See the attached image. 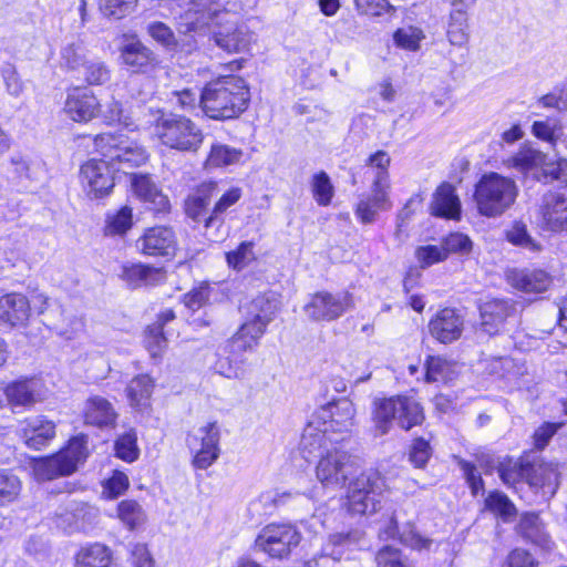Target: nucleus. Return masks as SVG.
Here are the masks:
<instances>
[{
	"mask_svg": "<svg viewBox=\"0 0 567 567\" xmlns=\"http://www.w3.org/2000/svg\"><path fill=\"white\" fill-rule=\"evenodd\" d=\"M199 102L210 118H234L247 109L249 90L243 78L220 76L205 85Z\"/></svg>",
	"mask_w": 567,
	"mask_h": 567,
	"instance_id": "f257e3e1",
	"label": "nucleus"
},
{
	"mask_svg": "<svg viewBox=\"0 0 567 567\" xmlns=\"http://www.w3.org/2000/svg\"><path fill=\"white\" fill-rule=\"evenodd\" d=\"M146 128L153 126L154 134L166 147L179 152L196 153L203 142V131L188 117L150 107Z\"/></svg>",
	"mask_w": 567,
	"mask_h": 567,
	"instance_id": "f03ea898",
	"label": "nucleus"
},
{
	"mask_svg": "<svg viewBox=\"0 0 567 567\" xmlns=\"http://www.w3.org/2000/svg\"><path fill=\"white\" fill-rule=\"evenodd\" d=\"M518 195L516 182L498 173H486L475 185L474 200L478 213L496 218L507 212Z\"/></svg>",
	"mask_w": 567,
	"mask_h": 567,
	"instance_id": "7ed1b4c3",
	"label": "nucleus"
},
{
	"mask_svg": "<svg viewBox=\"0 0 567 567\" xmlns=\"http://www.w3.org/2000/svg\"><path fill=\"white\" fill-rule=\"evenodd\" d=\"M424 420V413L421 404L410 396H392L375 402L373 411V421L379 434H386L393 422L409 431L420 425Z\"/></svg>",
	"mask_w": 567,
	"mask_h": 567,
	"instance_id": "20e7f679",
	"label": "nucleus"
},
{
	"mask_svg": "<svg viewBox=\"0 0 567 567\" xmlns=\"http://www.w3.org/2000/svg\"><path fill=\"white\" fill-rule=\"evenodd\" d=\"M96 151L118 169L137 167L148 159L146 148L124 134L103 133L94 138Z\"/></svg>",
	"mask_w": 567,
	"mask_h": 567,
	"instance_id": "39448f33",
	"label": "nucleus"
},
{
	"mask_svg": "<svg viewBox=\"0 0 567 567\" xmlns=\"http://www.w3.org/2000/svg\"><path fill=\"white\" fill-rule=\"evenodd\" d=\"M359 470L358 460L340 447H331L320 455L316 477L323 487L341 488Z\"/></svg>",
	"mask_w": 567,
	"mask_h": 567,
	"instance_id": "423d86ee",
	"label": "nucleus"
},
{
	"mask_svg": "<svg viewBox=\"0 0 567 567\" xmlns=\"http://www.w3.org/2000/svg\"><path fill=\"white\" fill-rule=\"evenodd\" d=\"M383 480L377 473H361L349 483L347 491V509L352 514L375 513L380 504Z\"/></svg>",
	"mask_w": 567,
	"mask_h": 567,
	"instance_id": "0eeeda50",
	"label": "nucleus"
},
{
	"mask_svg": "<svg viewBox=\"0 0 567 567\" xmlns=\"http://www.w3.org/2000/svg\"><path fill=\"white\" fill-rule=\"evenodd\" d=\"M301 535L290 524H269L265 526L255 539L256 549L271 558H288L299 545Z\"/></svg>",
	"mask_w": 567,
	"mask_h": 567,
	"instance_id": "6e6552de",
	"label": "nucleus"
},
{
	"mask_svg": "<svg viewBox=\"0 0 567 567\" xmlns=\"http://www.w3.org/2000/svg\"><path fill=\"white\" fill-rule=\"evenodd\" d=\"M355 408L348 399H339L321 406L313 419L330 435L344 440L354 425Z\"/></svg>",
	"mask_w": 567,
	"mask_h": 567,
	"instance_id": "1a4fd4ad",
	"label": "nucleus"
},
{
	"mask_svg": "<svg viewBox=\"0 0 567 567\" xmlns=\"http://www.w3.org/2000/svg\"><path fill=\"white\" fill-rule=\"evenodd\" d=\"M352 307V297L348 292L320 291L311 296L310 300L303 306V311L311 321L330 322L342 317Z\"/></svg>",
	"mask_w": 567,
	"mask_h": 567,
	"instance_id": "9d476101",
	"label": "nucleus"
},
{
	"mask_svg": "<svg viewBox=\"0 0 567 567\" xmlns=\"http://www.w3.org/2000/svg\"><path fill=\"white\" fill-rule=\"evenodd\" d=\"M217 0H192L190 7L181 16L179 31L202 34L221 12Z\"/></svg>",
	"mask_w": 567,
	"mask_h": 567,
	"instance_id": "9b49d317",
	"label": "nucleus"
},
{
	"mask_svg": "<svg viewBox=\"0 0 567 567\" xmlns=\"http://www.w3.org/2000/svg\"><path fill=\"white\" fill-rule=\"evenodd\" d=\"M110 165L104 157L101 161L91 159L82 165L80 179L90 197L99 198L109 195L114 187Z\"/></svg>",
	"mask_w": 567,
	"mask_h": 567,
	"instance_id": "f8f14e48",
	"label": "nucleus"
},
{
	"mask_svg": "<svg viewBox=\"0 0 567 567\" xmlns=\"http://www.w3.org/2000/svg\"><path fill=\"white\" fill-rule=\"evenodd\" d=\"M527 482L546 499L553 497L560 484L559 465L556 462L539 460L528 464Z\"/></svg>",
	"mask_w": 567,
	"mask_h": 567,
	"instance_id": "ddd939ff",
	"label": "nucleus"
},
{
	"mask_svg": "<svg viewBox=\"0 0 567 567\" xmlns=\"http://www.w3.org/2000/svg\"><path fill=\"white\" fill-rule=\"evenodd\" d=\"M481 327L489 336L501 332L508 319L517 313L516 303L509 299L487 300L480 307Z\"/></svg>",
	"mask_w": 567,
	"mask_h": 567,
	"instance_id": "4468645a",
	"label": "nucleus"
},
{
	"mask_svg": "<svg viewBox=\"0 0 567 567\" xmlns=\"http://www.w3.org/2000/svg\"><path fill=\"white\" fill-rule=\"evenodd\" d=\"M148 109L143 105L125 107L120 101L112 99L105 104L102 114L109 124L116 123L130 131H140L146 128Z\"/></svg>",
	"mask_w": 567,
	"mask_h": 567,
	"instance_id": "2eb2a0df",
	"label": "nucleus"
},
{
	"mask_svg": "<svg viewBox=\"0 0 567 567\" xmlns=\"http://www.w3.org/2000/svg\"><path fill=\"white\" fill-rule=\"evenodd\" d=\"M430 334L441 343L449 344L458 340L464 330L463 316L453 308H444L429 322Z\"/></svg>",
	"mask_w": 567,
	"mask_h": 567,
	"instance_id": "dca6fc26",
	"label": "nucleus"
},
{
	"mask_svg": "<svg viewBox=\"0 0 567 567\" xmlns=\"http://www.w3.org/2000/svg\"><path fill=\"white\" fill-rule=\"evenodd\" d=\"M31 305L22 293H7L0 298V327L7 330L23 328L29 323Z\"/></svg>",
	"mask_w": 567,
	"mask_h": 567,
	"instance_id": "f3484780",
	"label": "nucleus"
},
{
	"mask_svg": "<svg viewBox=\"0 0 567 567\" xmlns=\"http://www.w3.org/2000/svg\"><path fill=\"white\" fill-rule=\"evenodd\" d=\"M131 186L134 195L145 203L150 209L157 213L168 212L171 204L159 186L148 174H132Z\"/></svg>",
	"mask_w": 567,
	"mask_h": 567,
	"instance_id": "a211bd4d",
	"label": "nucleus"
},
{
	"mask_svg": "<svg viewBox=\"0 0 567 567\" xmlns=\"http://www.w3.org/2000/svg\"><path fill=\"white\" fill-rule=\"evenodd\" d=\"M542 225L550 231L567 230V197L559 193H547L543 196L539 208Z\"/></svg>",
	"mask_w": 567,
	"mask_h": 567,
	"instance_id": "6ab92c4d",
	"label": "nucleus"
},
{
	"mask_svg": "<svg viewBox=\"0 0 567 567\" xmlns=\"http://www.w3.org/2000/svg\"><path fill=\"white\" fill-rule=\"evenodd\" d=\"M137 247L145 255L171 256L176 247L175 234L172 228L164 226L148 228L137 240Z\"/></svg>",
	"mask_w": 567,
	"mask_h": 567,
	"instance_id": "aec40b11",
	"label": "nucleus"
},
{
	"mask_svg": "<svg viewBox=\"0 0 567 567\" xmlns=\"http://www.w3.org/2000/svg\"><path fill=\"white\" fill-rule=\"evenodd\" d=\"M389 193L390 187L371 184L370 194L362 195L355 206L354 213L361 223L371 224L379 212L389 210L392 207Z\"/></svg>",
	"mask_w": 567,
	"mask_h": 567,
	"instance_id": "412c9836",
	"label": "nucleus"
},
{
	"mask_svg": "<svg viewBox=\"0 0 567 567\" xmlns=\"http://www.w3.org/2000/svg\"><path fill=\"white\" fill-rule=\"evenodd\" d=\"M475 0H453L446 35L452 45L463 47L468 42V10Z\"/></svg>",
	"mask_w": 567,
	"mask_h": 567,
	"instance_id": "4be33fe9",
	"label": "nucleus"
},
{
	"mask_svg": "<svg viewBox=\"0 0 567 567\" xmlns=\"http://www.w3.org/2000/svg\"><path fill=\"white\" fill-rule=\"evenodd\" d=\"M121 59L135 73L154 71L159 64L156 54L138 40L131 41L122 47Z\"/></svg>",
	"mask_w": 567,
	"mask_h": 567,
	"instance_id": "5701e85b",
	"label": "nucleus"
},
{
	"mask_svg": "<svg viewBox=\"0 0 567 567\" xmlns=\"http://www.w3.org/2000/svg\"><path fill=\"white\" fill-rule=\"evenodd\" d=\"M114 405L101 395L87 398L83 406V419L87 425L100 429L114 427L117 420Z\"/></svg>",
	"mask_w": 567,
	"mask_h": 567,
	"instance_id": "b1692460",
	"label": "nucleus"
},
{
	"mask_svg": "<svg viewBox=\"0 0 567 567\" xmlns=\"http://www.w3.org/2000/svg\"><path fill=\"white\" fill-rule=\"evenodd\" d=\"M100 110L96 96L79 89L68 94L64 111L74 122H89L95 117Z\"/></svg>",
	"mask_w": 567,
	"mask_h": 567,
	"instance_id": "393cba45",
	"label": "nucleus"
},
{
	"mask_svg": "<svg viewBox=\"0 0 567 567\" xmlns=\"http://www.w3.org/2000/svg\"><path fill=\"white\" fill-rule=\"evenodd\" d=\"M20 434L29 447L40 450L54 437L55 424L42 416L30 417L21 423Z\"/></svg>",
	"mask_w": 567,
	"mask_h": 567,
	"instance_id": "a878e982",
	"label": "nucleus"
},
{
	"mask_svg": "<svg viewBox=\"0 0 567 567\" xmlns=\"http://www.w3.org/2000/svg\"><path fill=\"white\" fill-rule=\"evenodd\" d=\"M508 282L515 289L527 293H540L551 285V277L542 269H514L507 275Z\"/></svg>",
	"mask_w": 567,
	"mask_h": 567,
	"instance_id": "bb28decb",
	"label": "nucleus"
},
{
	"mask_svg": "<svg viewBox=\"0 0 567 567\" xmlns=\"http://www.w3.org/2000/svg\"><path fill=\"white\" fill-rule=\"evenodd\" d=\"M243 309L247 318L269 324L280 309V299L277 293L268 291L251 299Z\"/></svg>",
	"mask_w": 567,
	"mask_h": 567,
	"instance_id": "cd10ccee",
	"label": "nucleus"
},
{
	"mask_svg": "<svg viewBox=\"0 0 567 567\" xmlns=\"http://www.w3.org/2000/svg\"><path fill=\"white\" fill-rule=\"evenodd\" d=\"M320 426L321 425H317L313 419L303 431L300 447L305 458H308L317 452L320 456L326 450H331V447H328V443L332 444L333 442H339L338 437H332Z\"/></svg>",
	"mask_w": 567,
	"mask_h": 567,
	"instance_id": "c85d7f7f",
	"label": "nucleus"
},
{
	"mask_svg": "<svg viewBox=\"0 0 567 567\" xmlns=\"http://www.w3.org/2000/svg\"><path fill=\"white\" fill-rule=\"evenodd\" d=\"M121 277L130 288L136 289L159 284L164 280V272L152 266L130 264L123 266Z\"/></svg>",
	"mask_w": 567,
	"mask_h": 567,
	"instance_id": "c756f323",
	"label": "nucleus"
},
{
	"mask_svg": "<svg viewBox=\"0 0 567 567\" xmlns=\"http://www.w3.org/2000/svg\"><path fill=\"white\" fill-rule=\"evenodd\" d=\"M11 405L31 406L40 398V382L34 379H25L12 382L4 390Z\"/></svg>",
	"mask_w": 567,
	"mask_h": 567,
	"instance_id": "7c9ffc66",
	"label": "nucleus"
},
{
	"mask_svg": "<svg viewBox=\"0 0 567 567\" xmlns=\"http://www.w3.org/2000/svg\"><path fill=\"white\" fill-rule=\"evenodd\" d=\"M218 184L214 181H207L199 184L196 190L188 195L185 200V212L194 220H200L204 217L210 198L217 193Z\"/></svg>",
	"mask_w": 567,
	"mask_h": 567,
	"instance_id": "2f4dec72",
	"label": "nucleus"
},
{
	"mask_svg": "<svg viewBox=\"0 0 567 567\" xmlns=\"http://www.w3.org/2000/svg\"><path fill=\"white\" fill-rule=\"evenodd\" d=\"M431 209L435 216L451 219L460 217L461 203L452 185L442 184L436 189Z\"/></svg>",
	"mask_w": 567,
	"mask_h": 567,
	"instance_id": "473e14b6",
	"label": "nucleus"
},
{
	"mask_svg": "<svg viewBox=\"0 0 567 567\" xmlns=\"http://www.w3.org/2000/svg\"><path fill=\"white\" fill-rule=\"evenodd\" d=\"M503 163L507 168L526 173L546 165V154L529 145H523L514 155L504 159Z\"/></svg>",
	"mask_w": 567,
	"mask_h": 567,
	"instance_id": "72a5a7b5",
	"label": "nucleus"
},
{
	"mask_svg": "<svg viewBox=\"0 0 567 567\" xmlns=\"http://www.w3.org/2000/svg\"><path fill=\"white\" fill-rule=\"evenodd\" d=\"M112 560V550L107 546L93 543L78 551L75 567H111Z\"/></svg>",
	"mask_w": 567,
	"mask_h": 567,
	"instance_id": "f704fd0d",
	"label": "nucleus"
},
{
	"mask_svg": "<svg viewBox=\"0 0 567 567\" xmlns=\"http://www.w3.org/2000/svg\"><path fill=\"white\" fill-rule=\"evenodd\" d=\"M154 381L147 374H140L131 380L126 388L130 404L138 410H144L150 404Z\"/></svg>",
	"mask_w": 567,
	"mask_h": 567,
	"instance_id": "c9c22d12",
	"label": "nucleus"
},
{
	"mask_svg": "<svg viewBox=\"0 0 567 567\" xmlns=\"http://www.w3.org/2000/svg\"><path fill=\"white\" fill-rule=\"evenodd\" d=\"M243 151L223 143H214L204 163L206 168H218L238 164L243 158Z\"/></svg>",
	"mask_w": 567,
	"mask_h": 567,
	"instance_id": "e433bc0d",
	"label": "nucleus"
},
{
	"mask_svg": "<svg viewBox=\"0 0 567 567\" xmlns=\"http://www.w3.org/2000/svg\"><path fill=\"white\" fill-rule=\"evenodd\" d=\"M210 40L226 52H240L248 48L251 35L241 28L214 32Z\"/></svg>",
	"mask_w": 567,
	"mask_h": 567,
	"instance_id": "4c0bfd02",
	"label": "nucleus"
},
{
	"mask_svg": "<svg viewBox=\"0 0 567 567\" xmlns=\"http://www.w3.org/2000/svg\"><path fill=\"white\" fill-rule=\"evenodd\" d=\"M87 436L78 435L69 441L68 446L58 453L62 456L64 468L72 474L78 465L83 463L87 457Z\"/></svg>",
	"mask_w": 567,
	"mask_h": 567,
	"instance_id": "58836bf2",
	"label": "nucleus"
},
{
	"mask_svg": "<svg viewBox=\"0 0 567 567\" xmlns=\"http://www.w3.org/2000/svg\"><path fill=\"white\" fill-rule=\"evenodd\" d=\"M62 456H59L58 453L34 461L33 463V474L38 481H51L59 476L70 475L68 470H65Z\"/></svg>",
	"mask_w": 567,
	"mask_h": 567,
	"instance_id": "ea45409f",
	"label": "nucleus"
},
{
	"mask_svg": "<svg viewBox=\"0 0 567 567\" xmlns=\"http://www.w3.org/2000/svg\"><path fill=\"white\" fill-rule=\"evenodd\" d=\"M386 537H394L400 535V540L413 549L429 548L432 540L420 535L413 526L406 525L401 532L399 530L398 522L394 517L391 518L389 525L384 529Z\"/></svg>",
	"mask_w": 567,
	"mask_h": 567,
	"instance_id": "a19ab883",
	"label": "nucleus"
},
{
	"mask_svg": "<svg viewBox=\"0 0 567 567\" xmlns=\"http://www.w3.org/2000/svg\"><path fill=\"white\" fill-rule=\"evenodd\" d=\"M246 360L241 355H231L225 347L224 353H219L215 362V370L228 379H241L246 373Z\"/></svg>",
	"mask_w": 567,
	"mask_h": 567,
	"instance_id": "79ce46f5",
	"label": "nucleus"
},
{
	"mask_svg": "<svg viewBox=\"0 0 567 567\" xmlns=\"http://www.w3.org/2000/svg\"><path fill=\"white\" fill-rule=\"evenodd\" d=\"M361 538V533L355 530L351 533H338L330 535L328 542L322 548V555L331 557L333 560H340L346 549L350 548Z\"/></svg>",
	"mask_w": 567,
	"mask_h": 567,
	"instance_id": "37998d69",
	"label": "nucleus"
},
{
	"mask_svg": "<svg viewBox=\"0 0 567 567\" xmlns=\"http://www.w3.org/2000/svg\"><path fill=\"white\" fill-rule=\"evenodd\" d=\"M133 226V209L123 206L118 210L106 215L104 233L107 236H123Z\"/></svg>",
	"mask_w": 567,
	"mask_h": 567,
	"instance_id": "c03bdc74",
	"label": "nucleus"
},
{
	"mask_svg": "<svg viewBox=\"0 0 567 567\" xmlns=\"http://www.w3.org/2000/svg\"><path fill=\"white\" fill-rule=\"evenodd\" d=\"M390 163V155L384 151H378L369 156L367 159V166L373 175V185L391 187L389 176Z\"/></svg>",
	"mask_w": 567,
	"mask_h": 567,
	"instance_id": "a18cd8bd",
	"label": "nucleus"
},
{
	"mask_svg": "<svg viewBox=\"0 0 567 567\" xmlns=\"http://www.w3.org/2000/svg\"><path fill=\"white\" fill-rule=\"evenodd\" d=\"M117 517L131 530L143 525L146 519L142 506L133 499H124L117 505Z\"/></svg>",
	"mask_w": 567,
	"mask_h": 567,
	"instance_id": "49530a36",
	"label": "nucleus"
},
{
	"mask_svg": "<svg viewBox=\"0 0 567 567\" xmlns=\"http://www.w3.org/2000/svg\"><path fill=\"white\" fill-rule=\"evenodd\" d=\"M528 464H522L511 457L498 462L497 473L502 482L507 486H514L523 478H527Z\"/></svg>",
	"mask_w": 567,
	"mask_h": 567,
	"instance_id": "de8ad7c7",
	"label": "nucleus"
},
{
	"mask_svg": "<svg viewBox=\"0 0 567 567\" xmlns=\"http://www.w3.org/2000/svg\"><path fill=\"white\" fill-rule=\"evenodd\" d=\"M532 134L536 138L554 146L563 136V126L557 120L535 121L532 125Z\"/></svg>",
	"mask_w": 567,
	"mask_h": 567,
	"instance_id": "09e8293b",
	"label": "nucleus"
},
{
	"mask_svg": "<svg viewBox=\"0 0 567 567\" xmlns=\"http://www.w3.org/2000/svg\"><path fill=\"white\" fill-rule=\"evenodd\" d=\"M243 196L240 187H231L215 204L212 214L204 219L205 226L210 227L216 220L221 219V216L228 208L234 206Z\"/></svg>",
	"mask_w": 567,
	"mask_h": 567,
	"instance_id": "8fccbe9b",
	"label": "nucleus"
},
{
	"mask_svg": "<svg viewBox=\"0 0 567 567\" xmlns=\"http://www.w3.org/2000/svg\"><path fill=\"white\" fill-rule=\"evenodd\" d=\"M115 454L127 463L137 460L140 450L137 447V435L134 430H128L115 441Z\"/></svg>",
	"mask_w": 567,
	"mask_h": 567,
	"instance_id": "3c124183",
	"label": "nucleus"
},
{
	"mask_svg": "<svg viewBox=\"0 0 567 567\" xmlns=\"http://www.w3.org/2000/svg\"><path fill=\"white\" fill-rule=\"evenodd\" d=\"M81 74L84 81L90 85H103L111 79L110 69L100 60L86 61L83 64Z\"/></svg>",
	"mask_w": 567,
	"mask_h": 567,
	"instance_id": "603ef678",
	"label": "nucleus"
},
{
	"mask_svg": "<svg viewBox=\"0 0 567 567\" xmlns=\"http://www.w3.org/2000/svg\"><path fill=\"white\" fill-rule=\"evenodd\" d=\"M226 260L230 268L241 270L255 260L254 243L243 241L235 250L226 254Z\"/></svg>",
	"mask_w": 567,
	"mask_h": 567,
	"instance_id": "864d4df0",
	"label": "nucleus"
},
{
	"mask_svg": "<svg viewBox=\"0 0 567 567\" xmlns=\"http://www.w3.org/2000/svg\"><path fill=\"white\" fill-rule=\"evenodd\" d=\"M219 439L220 431L217 422H209L198 429L197 433L189 439L188 444L195 447L196 443L200 441L202 446L219 450Z\"/></svg>",
	"mask_w": 567,
	"mask_h": 567,
	"instance_id": "5fc2aeb1",
	"label": "nucleus"
},
{
	"mask_svg": "<svg viewBox=\"0 0 567 567\" xmlns=\"http://www.w3.org/2000/svg\"><path fill=\"white\" fill-rule=\"evenodd\" d=\"M145 347L152 358H161L167 347L162 324H151L145 330Z\"/></svg>",
	"mask_w": 567,
	"mask_h": 567,
	"instance_id": "6e6d98bb",
	"label": "nucleus"
},
{
	"mask_svg": "<svg viewBox=\"0 0 567 567\" xmlns=\"http://www.w3.org/2000/svg\"><path fill=\"white\" fill-rule=\"evenodd\" d=\"M312 193L316 202L320 206H328L333 197V186L327 173L320 172L312 178Z\"/></svg>",
	"mask_w": 567,
	"mask_h": 567,
	"instance_id": "4d7b16f0",
	"label": "nucleus"
},
{
	"mask_svg": "<svg viewBox=\"0 0 567 567\" xmlns=\"http://www.w3.org/2000/svg\"><path fill=\"white\" fill-rule=\"evenodd\" d=\"M486 507L494 514L503 517L505 520L515 515V506L509 498L499 492H493L485 501Z\"/></svg>",
	"mask_w": 567,
	"mask_h": 567,
	"instance_id": "13d9d810",
	"label": "nucleus"
},
{
	"mask_svg": "<svg viewBox=\"0 0 567 567\" xmlns=\"http://www.w3.org/2000/svg\"><path fill=\"white\" fill-rule=\"evenodd\" d=\"M21 491L19 477L7 470H0V502L14 501Z\"/></svg>",
	"mask_w": 567,
	"mask_h": 567,
	"instance_id": "bf43d9fd",
	"label": "nucleus"
},
{
	"mask_svg": "<svg viewBox=\"0 0 567 567\" xmlns=\"http://www.w3.org/2000/svg\"><path fill=\"white\" fill-rule=\"evenodd\" d=\"M506 238L515 246H520L530 251L540 250V245L537 244L527 233L526 226L522 223H515L506 233Z\"/></svg>",
	"mask_w": 567,
	"mask_h": 567,
	"instance_id": "052dcab7",
	"label": "nucleus"
},
{
	"mask_svg": "<svg viewBox=\"0 0 567 567\" xmlns=\"http://www.w3.org/2000/svg\"><path fill=\"white\" fill-rule=\"evenodd\" d=\"M415 258L421 268H427L444 261L446 259V251L442 248V245L420 246L415 249Z\"/></svg>",
	"mask_w": 567,
	"mask_h": 567,
	"instance_id": "680f3d73",
	"label": "nucleus"
},
{
	"mask_svg": "<svg viewBox=\"0 0 567 567\" xmlns=\"http://www.w3.org/2000/svg\"><path fill=\"white\" fill-rule=\"evenodd\" d=\"M130 486L128 477L121 471H114L112 476L103 484V495L107 498H116Z\"/></svg>",
	"mask_w": 567,
	"mask_h": 567,
	"instance_id": "e2e57ef3",
	"label": "nucleus"
},
{
	"mask_svg": "<svg viewBox=\"0 0 567 567\" xmlns=\"http://www.w3.org/2000/svg\"><path fill=\"white\" fill-rule=\"evenodd\" d=\"M398 47L410 51H416L420 47L422 32L417 28L408 27L395 31L393 35Z\"/></svg>",
	"mask_w": 567,
	"mask_h": 567,
	"instance_id": "0e129e2a",
	"label": "nucleus"
},
{
	"mask_svg": "<svg viewBox=\"0 0 567 567\" xmlns=\"http://www.w3.org/2000/svg\"><path fill=\"white\" fill-rule=\"evenodd\" d=\"M563 425L564 423L561 422H544L539 425L532 436L534 449L538 451L545 450L553 436Z\"/></svg>",
	"mask_w": 567,
	"mask_h": 567,
	"instance_id": "69168bd1",
	"label": "nucleus"
},
{
	"mask_svg": "<svg viewBox=\"0 0 567 567\" xmlns=\"http://www.w3.org/2000/svg\"><path fill=\"white\" fill-rule=\"evenodd\" d=\"M442 248L446 251V258L452 252L468 254L472 250L471 239L461 233L450 234L442 239Z\"/></svg>",
	"mask_w": 567,
	"mask_h": 567,
	"instance_id": "338daca9",
	"label": "nucleus"
},
{
	"mask_svg": "<svg viewBox=\"0 0 567 567\" xmlns=\"http://www.w3.org/2000/svg\"><path fill=\"white\" fill-rule=\"evenodd\" d=\"M375 563L378 567H409L401 551L389 545L377 553Z\"/></svg>",
	"mask_w": 567,
	"mask_h": 567,
	"instance_id": "774afa93",
	"label": "nucleus"
}]
</instances>
